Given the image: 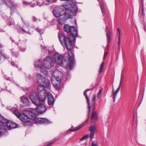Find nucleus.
<instances>
[{"instance_id": "9b49d317", "label": "nucleus", "mask_w": 146, "mask_h": 146, "mask_svg": "<svg viewBox=\"0 0 146 146\" xmlns=\"http://www.w3.org/2000/svg\"><path fill=\"white\" fill-rule=\"evenodd\" d=\"M44 85H39L37 88L38 94V96H42V100H45L46 96V90Z\"/></svg>"}, {"instance_id": "5fc2aeb1", "label": "nucleus", "mask_w": 146, "mask_h": 146, "mask_svg": "<svg viewBox=\"0 0 146 146\" xmlns=\"http://www.w3.org/2000/svg\"><path fill=\"white\" fill-rule=\"evenodd\" d=\"M56 86H57V85H55V87H56Z\"/></svg>"}, {"instance_id": "2f4dec72", "label": "nucleus", "mask_w": 146, "mask_h": 146, "mask_svg": "<svg viewBox=\"0 0 146 146\" xmlns=\"http://www.w3.org/2000/svg\"><path fill=\"white\" fill-rule=\"evenodd\" d=\"M102 92V90L100 89V90L99 91V92L98 93V95H97V97L98 98H101V94Z\"/></svg>"}, {"instance_id": "37998d69", "label": "nucleus", "mask_w": 146, "mask_h": 146, "mask_svg": "<svg viewBox=\"0 0 146 146\" xmlns=\"http://www.w3.org/2000/svg\"><path fill=\"white\" fill-rule=\"evenodd\" d=\"M38 20V19L36 18L35 17H33V21L34 22H36Z\"/></svg>"}, {"instance_id": "a19ab883", "label": "nucleus", "mask_w": 146, "mask_h": 146, "mask_svg": "<svg viewBox=\"0 0 146 146\" xmlns=\"http://www.w3.org/2000/svg\"><path fill=\"white\" fill-rule=\"evenodd\" d=\"M57 70L58 72L57 74V75H61V76L62 75V73L60 71H59L58 70Z\"/></svg>"}, {"instance_id": "4be33fe9", "label": "nucleus", "mask_w": 146, "mask_h": 146, "mask_svg": "<svg viewBox=\"0 0 146 146\" xmlns=\"http://www.w3.org/2000/svg\"><path fill=\"white\" fill-rule=\"evenodd\" d=\"M13 55L17 57L19 53V49L17 48H15L11 50Z\"/></svg>"}, {"instance_id": "58836bf2", "label": "nucleus", "mask_w": 146, "mask_h": 146, "mask_svg": "<svg viewBox=\"0 0 146 146\" xmlns=\"http://www.w3.org/2000/svg\"><path fill=\"white\" fill-rule=\"evenodd\" d=\"M20 30H22L25 33H27V32L24 29H22V28H21V27H20L19 28V29H18V31L19 32Z\"/></svg>"}, {"instance_id": "e433bc0d", "label": "nucleus", "mask_w": 146, "mask_h": 146, "mask_svg": "<svg viewBox=\"0 0 146 146\" xmlns=\"http://www.w3.org/2000/svg\"><path fill=\"white\" fill-rule=\"evenodd\" d=\"M20 50L23 52H24L26 50V48L25 47H20Z\"/></svg>"}, {"instance_id": "7ed1b4c3", "label": "nucleus", "mask_w": 146, "mask_h": 146, "mask_svg": "<svg viewBox=\"0 0 146 146\" xmlns=\"http://www.w3.org/2000/svg\"><path fill=\"white\" fill-rule=\"evenodd\" d=\"M12 110L13 111V113L17 117L19 118L21 121L25 122L24 125L25 126L29 125H30V122L29 116L31 114H27V112H31L28 110H24L23 111V114H21L17 110L14 109L12 108Z\"/></svg>"}, {"instance_id": "6ab92c4d", "label": "nucleus", "mask_w": 146, "mask_h": 146, "mask_svg": "<svg viewBox=\"0 0 146 146\" xmlns=\"http://www.w3.org/2000/svg\"><path fill=\"white\" fill-rule=\"evenodd\" d=\"M94 110L95 107H94L91 115V121H92L93 120H97L98 119V114L96 112L94 111Z\"/></svg>"}, {"instance_id": "2eb2a0df", "label": "nucleus", "mask_w": 146, "mask_h": 146, "mask_svg": "<svg viewBox=\"0 0 146 146\" xmlns=\"http://www.w3.org/2000/svg\"><path fill=\"white\" fill-rule=\"evenodd\" d=\"M47 95L48 99V103L49 105H53L55 102L54 97L49 92L48 93Z\"/></svg>"}, {"instance_id": "c9c22d12", "label": "nucleus", "mask_w": 146, "mask_h": 146, "mask_svg": "<svg viewBox=\"0 0 146 146\" xmlns=\"http://www.w3.org/2000/svg\"><path fill=\"white\" fill-rule=\"evenodd\" d=\"M11 3V6H8L10 9L11 11H12V9L14 7V4L13 3H12L11 2H10Z\"/></svg>"}, {"instance_id": "0eeeda50", "label": "nucleus", "mask_w": 146, "mask_h": 146, "mask_svg": "<svg viewBox=\"0 0 146 146\" xmlns=\"http://www.w3.org/2000/svg\"><path fill=\"white\" fill-rule=\"evenodd\" d=\"M64 56L63 54H59L58 53H55L53 56V58L54 59L55 63L61 65L62 64H65V63H67L68 66H69L70 70H71L73 68H70V62L69 58L68 60L66 61V59H65L64 60Z\"/></svg>"}, {"instance_id": "603ef678", "label": "nucleus", "mask_w": 146, "mask_h": 146, "mask_svg": "<svg viewBox=\"0 0 146 146\" xmlns=\"http://www.w3.org/2000/svg\"><path fill=\"white\" fill-rule=\"evenodd\" d=\"M10 38L12 42H13V43H14V40L13 39L11 38L10 37Z\"/></svg>"}, {"instance_id": "aec40b11", "label": "nucleus", "mask_w": 146, "mask_h": 146, "mask_svg": "<svg viewBox=\"0 0 146 146\" xmlns=\"http://www.w3.org/2000/svg\"><path fill=\"white\" fill-rule=\"evenodd\" d=\"M99 4L100 5V7L101 8L102 12L103 15V16H104L105 12L104 7L105 5V3L102 0H101L99 2Z\"/></svg>"}, {"instance_id": "c756f323", "label": "nucleus", "mask_w": 146, "mask_h": 146, "mask_svg": "<svg viewBox=\"0 0 146 146\" xmlns=\"http://www.w3.org/2000/svg\"><path fill=\"white\" fill-rule=\"evenodd\" d=\"M89 137L88 135H84L80 139V141H83L88 138Z\"/></svg>"}, {"instance_id": "6e6552de", "label": "nucleus", "mask_w": 146, "mask_h": 146, "mask_svg": "<svg viewBox=\"0 0 146 146\" xmlns=\"http://www.w3.org/2000/svg\"><path fill=\"white\" fill-rule=\"evenodd\" d=\"M36 76L37 82L39 84L44 85L46 87H48L50 86V84L49 81L40 74L37 73Z\"/></svg>"}, {"instance_id": "39448f33", "label": "nucleus", "mask_w": 146, "mask_h": 146, "mask_svg": "<svg viewBox=\"0 0 146 146\" xmlns=\"http://www.w3.org/2000/svg\"><path fill=\"white\" fill-rule=\"evenodd\" d=\"M38 62H35V66L40 68L41 71L44 70L45 69H49L51 68L54 64L53 59L52 57H48L44 60V64L42 66L40 64L38 65Z\"/></svg>"}, {"instance_id": "a878e982", "label": "nucleus", "mask_w": 146, "mask_h": 146, "mask_svg": "<svg viewBox=\"0 0 146 146\" xmlns=\"http://www.w3.org/2000/svg\"><path fill=\"white\" fill-rule=\"evenodd\" d=\"M117 35L118 36V48L119 49L120 48V31L119 29V28H118L117 29Z\"/></svg>"}, {"instance_id": "dca6fc26", "label": "nucleus", "mask_w": 146, "mask_h": 146, "mask_svg": "<svg viewBox=\"0 0 146 146\" xmlns=\"http://www.w3.org/2000/svg\"><path fill=\"white\" fill-rule=\"evenodd\" d=\"M91 90L90 89H87L86 90H85L84 92V95L86 98V100H87V104H88V117H89V113H90V111L91 107L90 106H89L90 102V101H89V98H88V96L87 94V92L88 91H90Z\"/></svg>"}, {"instance_id": "49530a36", "label": "nucleus", "mask_w": 146, "mask_h": 146, "mask_svg": "<svg viewBox=\"0 0 146 146\" xmlns=\"http://www.w3.org/2000/svg\"><path fill=\"white\" fill-rule=\"evenodd\" d=\"M31 6L32 7H34L35 6L36 4L35 3H31V4H30Z\"/></svg>"}, {"instance_id": "3c124183", "label": "nucleus", "mask_w": 146, "mask_h": 146, "mask_svg": "<svg viewBox=\"0 0 146 146\" xmlns=\"http://www.w3.org/2000/svg\"><path fill=\"white\" fill-rule=\"evenodd\" d=\"M21 20L25 24V21H24V20H23L22 18V17H21Z\"/></svg>"}, {"instance_id": "4d7b16f0", "label": "nucleus", "mask_w": 146, "mask_h": 146, "mask_svg": "<svg viewBox=\"0 0 146 146\" xmlns=\"http://www.w3.org/2000/svg\"><path fill=\"white\" fill-rule=\"evenodd\" d=\"M98 1H99V0H97Z\"/></svg>"}, {"instance_id": "864d4df0", "label": "nucleus", "mask_w": 146, "mask_h": 146, "mask_svg": "<svg viewBox=\"0 0 146 146\" xmlns=\"http://www.w3.org/2000/svg\"><path fill=\"white\" fill-rule=\"evenodd\" d=\"M2 134V133L1 132V131H0V135H1Z\"/></svg>"}, {"instance_id": "423d86ee", "label": "nucleus", "mask_w": 146, "mask_h": 146, "mask_svg": "<svg viewBox=\"0 0 146 146\" xmlns=\"http://www.w3.org/2000/svg\"><path fill=\"white\" fill-rule=\"evenodd\" d=\"M27 114H31L29 116L30 122L31 119L35 120L37 124H44L45 123H50L51 122L48 119L46 118H38L37 117V115L36 113H34L32 112H27Z\"/></svg>"}, {"instance_id": "473e14b6", "label": "nucleus", "mask_w": 146, "mask_h": 146, "mask_svg": "<svg viewBox=\"0 0 146 146\" xmlns=\"http://www.w3.org/2000/svg\"><path fill=\"white\" fill-rule=\"evenodd\" d=\"M36 31L39 33L40 34H41L42 33V30L39 29L38 28H36Z\"/></svg>"}, {"instance_id": "4468645a", "label": "nucleus", "mask_w": 146, "mask_h": 146, "mask_svg": "<svg viewBox=\"0 0 146 146\" xmlns=\"http://www.w3.org/2000/svg\"><path fill=\"white\" fill-rule=\"evenodd\" d=\"M21 102L24 106H28L30 105V101L27 97L23 96L21 97Z\"/></svg>"}, {"instance_id": "393cba45", "label": "nucleus", "mask_w": 146, "mask_h": 146, "mask_svg": "<svg viewBox=\"0 0 146 146\" xmlns=\"http://www.w3.org/2000/svg\"><path fill=\"white\" fill-rule=\"evenodd\" d=\"M88 119H86L84 123L77 127L76 129L72 130L70 129V130L72 131H75L79 130V129L82 128L83 126V125H84V124L88 122Z\"/></svg>"}, {"instance_id": "f257e3e1", "label": "nucleus", "mask_w": 146, "mask_h": 146, "mask_svg": "<svg viewBox=\"0 0 146 146\" xmlns=\"http://www.w3.org/2000/svg\"><path fill=\"white\" fill-rule=\"evenodd\" d=\"M58 38L61 44L66 47L67 50H69L68 52L70 62V68H71L74 62V54L73 51H71L73 49V46L76 41V38L73 36H70L69 37L64 36L61 33H59Z\"/></svg>"}, {"instance_id": "5701e85b", "label": "nucleus", "mask_w": 146, "mask_h": 146, "mask_svg": "<svg viewBox=\"0 0 146 146\" xmlns=\"http://www.w3.org/2000/svg\"><path fill=\"white\" fill-rule=\"evenodd\" d=\"M0 53L1 54V58H4L5 59H8L9 58V56L5 54L4 52L2 51V49H0Z\"/></svg>"}, {"instance_id": "f03ea898", "label": "nucleus", "mask_w": 146, "mask_h": 146, "mask_svg": "<svg viewBox=\"0 0 146 146\" xmlns=\"http://www.w3.org/2000/svg\"><path fill=\"white\" fill-rule=\"evenodd\" d=\"M62 6L66 9L65 12L62 13V15L58 19V22L60 24L62 25L65 21L68 19L73 18L75 16L78 10L77 7L72 5L69 2H66L62 5Z\"/></svg>"}, {"instance_id": "7c9ffc66", "label": "nucleus", "mask_w": 146, "mask_h": 146, "mask_svg": "<svg viewBox=\"0 0 146 146\" xmlns=\"http://www.w3.org/2000/svg\"><path fill=\"white\" fill-rule=\"evenodd\" d=\"M37 2V5L40 7L42 6L43 5H44V4H43V1L42 2L39 1H38Z\"/></svg>"}, {"instance_id": "20e7f679", "label": "nucleus", "mask_w": 146, "mask_h": 146, "mask_svg": "<svg viewBox=\"0 0 146 146\" xmlns=\"http://www.w3.org/2000/svg\"><path fill=\"white\" fill-rule=\"evenodd\" d=\"M17 125L16 123L8 121L0 115V129L5 130L7 127L11 129L15 128L17 127Z\"/></svg>"}, {"instance_id": "4c0bfd02", "label": "nucleus", "mask_w": 146, "mask_h": 146, "mask_svg": "<svg viewBox=\"0 0 146 146\" xmlns=\"http://www.w3.org/2000/svg\"><path fill=\"white\" fill-rule=\"evenodd\" d=\"M108 54V52L105 51L104 54V59H105L107 56V54Z\"/></svg>"}, {"instance_id": "72a5a7b5", "label": "nucleus", "mask_w": 146, "mask_h": 146, "mask_svg": "<svg viewBox=\"0 0 146 146\" xmlns=\"http://www.w3.org/2000/svg\"><path fill=\"white\" fill-rule=\"evenodd\" d=\"M123 80L122 78V76H121V79L120 80V81L119 85V87H119V89H120V87L122 84L123 83Z\"/></svg>"}, {"instance_id": "a18cd8bd", "label": "nucleus", "mask_w": 146, "mask_h": 146, "mask_svg": "<svg viewBox=\"0 0 146 146\" xmlns=\"http://www.w3.org/2000/svg\"><path fill=\"white\" fill-rule=\"evenodd\" d=\"M3 3L5 5H6L7 6H9L7 2L5 0H3Z\"/></svg>"}, {"instance_id": "c85d7f7f", "label": "nucleus", "mask_w": 146, "mask_h": 146, "mask_svg": "<svg viewBox=\"0 0 146 146\" xmlns=\"http://www.w3.org/2000/svg\"><path fill=\"white\" fill-rule=\"evenodd\" d=\"M96 98V95L95 94H94L93 96L91 101V102L94 105L95 104Z\"/></svg>"}, {"instance_id": "de8ad7c7", "label": "nucleus", "mask_w": 146, "mask_h": 146, "mask_svg": "<svg viewBox=\"0 0 146 146\" xmlns=\"http://www.w3.org/2000/svg\"><path fill=\"white\" fill-rule=\"evenodd\" d=\"M39 62V63H37V64L38 65H40V64L42 66L43 65L42 64V63L41 62H40L39 60H38V61L36 62Z\"/></svg>"}, {"instance_id": "a211bd4d", "label": "nucleus", "mask_w": 146, "mask_h": 146, "mask_svg": "<svg viewBox=\"0 0 146 146\" xmlns=\"http://www.w3.org/2000/svg\"><path fill=\"white\" fill-rule=\"evenodd\" d=\"M119 87H118L115 91L114 92V89H113L112 91L111 92V96L113 97L114 102L115 101V100L117 96V94L119 92Z\"/></svg>"}, {"instance_id": "09e8293b", "label": "nucleus", "mask_w": 146, "mask_h": 146, "mask_svg": "<svg viewBox=\"0 0 146 146\" xmlns=\"http://www.w3.org/2000/svg\"><path fill=\"white\" fill-rule=\"evenodd\" d=\"M23 90L24 91H28L29 90V88H25L24 89L23 88Z\"/></svg>"}, {"instance_id": "412c9836", "label": "nucleus", "mask_w": 146, "mask_h": 146, "mask_svg": "<svg viewBox=\"0 0 146 146\" xmlns=\"http://www.w3.org/2000/svg\"><path fill=\"white\" fill-rule=\"evenodd\" d=\"M58 72V71L57 70H55L53 73V76L56 81L58 82L60 81V78L62 76L61 75H57L56 74Z\"/></svg>"}, {"instance_id": "b1692460", "label": "nucleus", "mask_w": 146, "mask_h": 146, "mask_svg": "<svg viewBox=\"0 0 146 146\" xmlns=\"http://www.w3.org/2000/svg\"><path fill=\"white\" fill-rule=\"evenodd\" d=\"M106 37L107 39L108 44H109L110 42V40L111 37V32L109 31H107L108 28L107 27H106Z\"/></svg>"}, {"instance_id": "6e6d98bb", "label": "nucleus", "mask_w": 146, "mask_h": 146, "mask_svg": "<svg viewBox=\"0 0 146 146\" xmlns=\"http://www.w3.org/2000/svg\"><path fill=\"white\" fill-rule=\"evenodd\" d=\"M5 90H6V88H5Z\"/></svg>"}, {"instance_id": "ddd939ff", "label": "nucleus", "mask_w": 146, "mask_h": 146, "mask_svg": "<svg viewBox=\"0 0 146 146\" xmlns=\"http://www.w3.org/2000/svg\"><path fill=\"white\" fill-rule=\"evenodd\" d=\"M36 108V111L38 113L42 114L46 110V108L45 106L43 104L39 103Z\"/></svg>"}, {"instance_id": "bb28decb", "label": "nucleus", "mask_w": 146, "mask_h": 146, "mask_svg": "<svg viewBox=\"0 0 146 146\" xmlns=\"http://www.w3.org/2000/svg\"><path fill=\"white\" fill-rule=\"evenodd\" d=\"M55 0H45L43 1V4L45 5H48L50 3H52L54 2Z\"/></svg>"}, {"instance_id": "79ce46f5", "label": "nucleus", "mask_w": 146, "mask_h": 146, "mask_svg": "<svg viewBox=\"0 0 146 146\" xmlns=\"http://www.w3.org/2000/svg\"><path fill=\"white\" fill-rule=\"evenodd\" d=\"M11 65L13 66H17V65H15V62L13 61H12L11 62Z\"/></svg>"}, {"instance_id": "1a4fd4ad", "label": "nucleus", "mask_w": 146, "mask_h": 146, "mask_svg": "<svg viewBox=\"0 0 146 146\" xmlns=\"http://www.w3.org/2000/svg\"><path fill=\"white\" fill-rule=\"evenodd\" d=\"M42 97L38 96V94L34 92H33L31 93L29 96V98L31 100L33 103L35 105H37L39 103L43 102L45 100H42Z\"/></svg>"}, {"instance_id": "f3484780", "label": "nucleus", "mask_w": 146, "mask_h": 146, "mask_svg": "<svg viewBox=\"0 0 146 146\" xmlns=\"http://www.w3.org/2000/svg\"><path fill=\"white\" fill-rule=\"evenodd\" d=\"M96 130V127L94 125L91 126L89 128L90 132V137L91 140L94 138Z\"/></svg>"}, {"instance_id": "f704fd0d", "label": "nucleus", "mask_w": 146, "mask_h": 146, "mask_svg": "<svg viewBox=\"0 0 146 146\" xmlns=\"http://www.w3.org/2000/svg\"><path fill=\"white\" fill-rule=\"evenodd\" d=\"M23 4L27 5H29L31 4V3L28 2L26 1H23Z\"/></svg>"}, {"instance_id": "ea45409f", "label": "nucleus", "mask_w": 146, "mask_h": 146, "mask_svg": "<svg viewBox=\"0 0 146 146\" xmlns=\"http://www.w3.org/2000/svg\"><path fill=\"white\" fill-rule=\"evenodd\" d=\"M20 30H22L25 33H27V32L24 29H22V28H21V27H20L19 28V29H18V31L19 32Z\"/></svg>"}, {"instance_id": "8fccbe9b", "label": "nucleus", "mask_w": 146, "mask_h": 146, "mask_svg": "<svg viewBox=\"0 0 146 146\" xmlns=\"http://www.w3.org/2000/svg\"><path fill=\"white\" fill-rule=\"evenodd\" d=\"M92 146H98L97 145L95 144V143L93 142L92 143Z\"/></svg>"}, {"instance_id": "cd10ccee", "label": "nucleus", "mask_w": 146, "mask_h": 146, "mask_svg": "<svg viewBox=\"0 0 146 146\" xmlns=\"http://www.w3.org/2000/svg\"><path fill=\"white\" fill-rule=\"evenodd\" d=\"M104 65L105 64L104 62H102L100 65V66L99 70L100 73H101L102 72L103 69L104 67Z\"/></svg>"}, {"instance_id": "f8f14e48", "label": "nucleus", "mask_w": 146, "mask_h": 146, "mask_svg": "<svg viewBox=\"0 0 146 146\" xmlns=\"http://www.w3.org/2000/svg\"><path fill=\"white\" fill-rule=\"evenodd\" d=\"M65 10L64 9L61 8H58L54 9L53 10V13L54 16L57 17H59L62 15L65 12Z\"/></svg>"}, {"instance_id": "c03bdc74", "label": "nucleus", "mask_w": 146, "mask_h": 146, "mask_svg": "<svg viewBox=\"0 0 146 146\" xmlns=\"http://www.w3.org/2000/svg\"><path fill=\"white\" fill-rule=\"evenodd\" d=\"M52 143H53L52 142H49L46 145H45V146H51Z\"/></svg>"}, {"instance_id": "9d476101", "label": "nucleus", "mask_w": 146, "mask_h": 146, "mask_svg": "<svg viewBox=\"0 0 146 146\" xmlns=\"http://www.w3.org/2000/svg\"><path fill=\"white\" fill-rule=\"evenodd\" d=\"M64 31L67 33H70L71 35L70 36H73L75 37H78V29L74 26H70L67 25H65L64 26Z\"/></svg>"}]
</instances>
